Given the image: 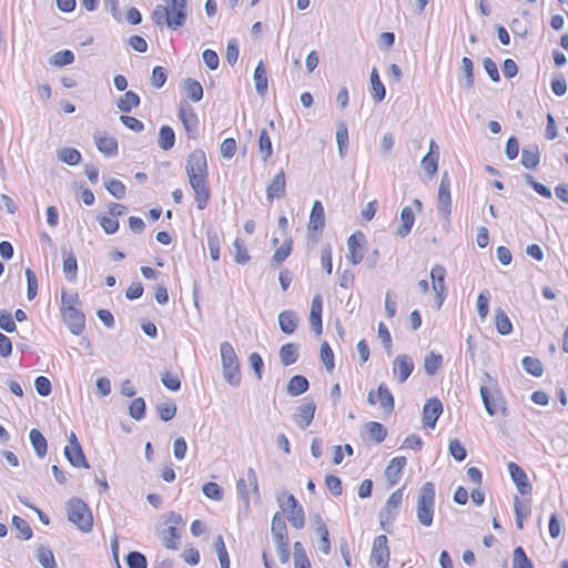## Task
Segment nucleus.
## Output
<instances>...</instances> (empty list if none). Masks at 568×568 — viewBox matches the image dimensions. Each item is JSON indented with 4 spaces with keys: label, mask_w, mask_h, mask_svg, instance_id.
Returning <instances> with one entry per match:
<instances>
[{
    "label": "nucleus",
    "mask_w": 568,
    "mask_h": 568,
    "mask_svg": "<svg viewBox=\"0 0 568 568\" xmlns=\"http://www.w3.org/2000/svg\"><path fill=\"white\" fill-rule=\"evenodd\" d=\"M406 457H395L390 460L389 465L385 469V477L389 481L390 486L397 484L400 477V473L406 465Z\"/></svg>",
    "instance_id": "a878e982"
},
{
    "label": "nucleus",
    "mask_w": 568,
    "mask_h": 568,
    "mask_svg": "<svg viewBox=\"0 0 568 568\" xmlns=\"http://www.w3.org/2000/svg\"><path fill=\"white\" fill-rule=\"evenodd\" d=\"M367 402L371 405L379 403L382 409L386 414H390L394 410V396L384 383L378 385L376 392L371 390L368 393Z\"/></svg>",
    "instance_id": "6e6552de"
},
{
    "label": "nucleus",
    "mask_w": 568,
    "mask_h": 568,
    "mask_svg": "<svg viewBox=\"0 0 568 568\" xmlns=\"http://www.w3.org/2000/svg\"><path fill=\"white\" fill-rule=\"evenodd\" d=\"M204 496L209 499L221 501L223 499V489L213 481L206 483L202 487Z\"/></svg>",
    "instance_id": "13d9d810"
},
{
    "label": "nucleus",
    "mask_w": 568,
    "mask_h": 568,
    "mask_svg": "<svg viewBox=\"0 0 568 568\" xmlns=\"http://www.w3.org/2000/svg\"><path fill=\"white\" fill-rule=\"evenodd\" d=\"M126 564L129 568H146V557L139 551H130L126 556Z\"/></svg>",
    "instance_id": "69168bd1"
},
{
    "label": "nucleus",
    "mask_w": 568,
    "mask_h": 568,
    "mask_svg": "<svg viewBox=\"0 0 568 568\" xmlns=\"http://www.w3.org/2000/svg\"><path fill=\"white\" fill-rule=\"evenodd\" d=\"M30 443L39 458H43L47 454L48 443L40 430L33 428L29 434Z\"/></svg>",
    "instance_id": "7c9ffc66"
},
{
    "label": "nucleus",
    "mask_w": 568,
    "mask_h": 568,
    "mask_svg": "<svg viewBox=\"0 0 568 568\" xmlns=\"http://www.w3.org/2000/svg\"><path fill=\"white\" fill-rule=\"evenodd\" d=\"M94 141L98 150L105 156H114L118 153V141L113 136L94 135Z\"/></svg>",
    "instance_id": "bb28decb"
},
{
    "label": "nucleus",
    "mask_w": 568,
    "mask_h": 568,
    "mask_svg": "<svg viewBox=\"0 0 568 568\" xmlns=\"http://www.w3.org/2000/svg\"><path fill=\"white\" fill-rule=\"evenodd\" d=\"M508 473L521 495L530 494L532 490L531 485L528 483L525 470L516 463L510 462L507 466Z\"/></svg>",
    "instance_id": "2eb2a0df"
},
{
    "label": "nucleus",
    "mask_w": 568,
    "mask_h": 568,
    "mask_svg": "<svg viewBox=\"0 0 568 568\" xmlns=\"http://www.w3.org/2000/svg\"><path fill=\"white\" fill-rule=\"evenodd\" d=\"M479 394L486 413L489 416L496 415L501 405L503 395L497 379L488 372H484L480 377Z\"/></svg>",
    "instance_id": "f03ea898"
},
{
    "label": "nucleus",
    "mask_w": 568,
    "mask_h": 568,
    "mask_svg": "<svg viewBox=\"0 0 568 568\" xmlns=\"http://www.w3.org/2000/svg\"><path fill=\"white\" fill-rule=\"evenodd\" d=\"M514 568H534L532 561L528 559L523 547L518 546L514 550Z\"/></svg>",
    "instance_id": "6e6d98bb"
},
{
    "label": "nucleus",
    "mask_w": 568,
    "mask_h": 568,
    "mask_svg": "<svg viewBox=\"0 0 568 568\" xmlns=\"http://www.w3.org/2000/svg\"><path fill=\"white\" fill-rule=\"evenodd\" d=\"M437 211L444 217L446 224H449L452 214V197L437 196Z\"/></svg>",
    "instance_id": "4d7b16f0"
},
{
    "label": "nucleus",
    "mask_w": 568,
    "mask_h": 568,
    "mask_svg": "<svg viewBox=\"0 0 568 568\" xmlns=\"http://www.w3.org/2000/svg\"><path fill=\"white\" fill-rule=\"evenodd\" d=\"M403 500V489L395 490L387 499L385 508L381 511L379 517L383 523V518L386 519L393 516V510H396Z\"/></svg>",
    "instance_id": "473e14b6"
},
{
    "label": "nucleus",
    "mask_w": 568,
    "mask_h": 568,
    "mask_svg": "<svg viewBox=\"0 0 568 568\" xmlns=\"http://www.w3.org/2000/svg\"><path fill=\"white\" fill-rule=\"evenodd\" d=\"M387 541L385 535H379L374 539L371 560L376 564L377 568H388L390 551Z\"/></svg>",
    "instance_id": "0eeeda50"
},
{
    "label": "nucleus",
    "mask_w": 568,
    "mask_h": 568,
    "mask_svg": "<svg viewBox=\"0 0 568 568\" xmlns=\"http://www.w3.org/2000/svg\"><path fill=\"white\" fill-rule=\"evenodd\" d=\"M224 379L233 387L241 383L240 364L234 347L229 342L220 345Z\"/></svg>",
    "instance_id": "39448f33"
},
{
    "label": "nucleus",
    "mask_w": 568,
    "mask_h": 568,
    "mask_svg": "<svg viewBox=\"0 0 568 568\" xmlns=\"http://www.w3.org/2000/svg\"><path fill=\"white\" fill-rule=\"evenodd\" d=\"M285 173L282 169L277 174H275L272 182L266 187L267 201L272 202L275 197H283L285 195Z\"/></svg>",
    "instance_id": "6ab92c4d"
},
{
    "label": "nucleus",
    "mask_w": 568,
    "mask_h": 568,
    "mask_svg": "<svg viewBox=\"0 0 568 568\" xmlns=\"http://www.w3.org/2000/svg\"><path fill=\"white\" fill-rule=\"evenodd\" d=\"M414 371L413 359L408 355H398L393 363V373L398 378V383L403 384L407 381Z\"/></svg>",
    "instance_id": "dca6fc26"
},
{
    "label": "nucleus",
    "mask_w": 568,
    "mask_h": 568,
    "mask_svg": "<svg viewBox=\"0 0 568 568\" xmlns=\"http://www.w3.org/2000/svg\"><path fill=\"white\" fill-rule=\"evenodd\" d=\"M325 223L324 207L321 201H314L310 214L307 229L313 232H322Z\"/></svg>",
    "instance_id": "aec40b11"
},
{
    "label": "nucleus",
    "mask_w": 568,
    "mask_h": 568,
    "mask_svg": "<svg viewBox=\"0 0 568 568\" xmlns=\"http://www.w3.org/2000/svg\"><path fill=\"white\" fill-rule=\"evenodd\" d=\"M58 159L69 165H75L81 160V154L77 149L63 148L58 152Z\"/></svg>",
    "instance_id": "8fccbe9b"
},
{
    "label": "nucleus",
    "mask_w": 568,
    "mask_h": 568,
    "mask_svg": "<svg viewBox=\"0 0 568 568\" xmlns=\"http://www.w3.org/2000/svg\"><path fill=\"white\" fill-rule=\"evenodd\" d=\"M158 535L168 549L175 550L180 545V532L175 526H168L166 528H158Z\"/></svg>",
    "instance_id": "5701e85b"
},
{
    "label": "nucleus",
    "mask_w": 568,
    "mask_h": 568,
    "mask_svg": "<svg viewBox=\"0 0 568 568\" xmlns=\"http://www.w3.org/2000/svg\"><path fill=\"white\" fill-rule=\"evenodd\" d=\"M165 4H158L152 13V19L158 27L166 26L178 29L185 24L187 18V0H164Z\"/></svg>",
    "instance_id": "f257e3e1"
},
{
    "label": "nucleus",
    "mask_w": 568,
    "mask_h": 568,
    "mask_svg": "<svg viewBox=\"0 0 568 568\" xmlns=\"http://www.w3.org/2000/svg\"><path fill=\"white\" fill-rule=\"evenodd\" d=\"M364 241L365 236L362 232H356L347 239V257L354 265L359 264L363 260V254L359 252V248L362 247Z\"/></svg>",
    "instance_id": "a211bd4d"
},
{
    "label": "nucleus",
    "mask_w": 568,
    "mask_h": 568,
    "mask_svg": "<svg viewBox=\"0 0 568 568\" xmlns=\"http://www.w3.org/2000/svg\"><path fill=\"white\" fill-rule=\"evenodd\" d=\"M443 363V356L440 354H436L434 352H430L425 358H424V369L429 376H434L438 368L440 367Z\"/></svg>",
    "instance_id": "49530a36"
},
{
    "label": "nucleus",
    "mask_w": 568,
    "mask_h": 568,
    "mask_svg": "<svg viewBox=\"0 0 568 568\" xmlns=\"http://www.w3.org/2000/svg\"><path fill=\"white\" fill-rule=\"evenodd\" d=\"M104 179V186L109 191V193L115 199H123L125 196V185L119 181L113 179Z\"/></svg>",
    "instance_id": "3c124183"
},
{
    "label": "nucleus",
    "mask_w": 568,
    "mask_h": 568,
    "mask_svg": "<svg viewBox=\"0 0 568 568\" xmlns=\"http://www.w3.org/2000/svg\"><path fill=\"white\" fill-rule=\"evenodd\" d=\"M187 180L195 195L196 207L199 210H204L211 197V192L207 186V178Z\"/></svg>",
    "instance_id": "f8f14e48"
},
{
    "label": "nucleus",
    "mask_w": 568,
    "mask_h": 568,
    "mask_svg": "<svg viewBox=\"0 0 568 568\" xmlns=\"http://www.w3.org/2000/svg\"><path fill=\"white\" fill-rule=\"evenodd\" d=\"M184 89L186 91V95L193 102H199L203 98V88L196 80L186 79L184 82Z\"/></svg>",
    "instance_id": "a18cd8bd"
},
{
    "label": "nucleus",
    "mask_w": 568,
    "mask_h": 568,
    "mask_svg": "<svg viewBox=\"0 0 568 568\" xmlns=\"http://www.w3.org/2000/svg\"><path fill=\"white\" fill-rule=\"evenodd\" d=\"M140 97L133 91H126L118 101L116 106L120 111L129 113L133 108L140 105Z\"/></svg>",
    "instance_id": "72a5a7b5"
},
{
    "label": "nucleus",
    "mask_w": 568,
    "mask_h": 568,
    "mask_svg": "<svg viewBox=\"0 0 568 568\" xmlns=\"http://www.w3.org/2000/svg\"><path fill=\"white\" fill-rule=\"evenodd\" d=\"M460 78H459V87L463 90L469 91L474 85V64L473 61L464 57L460 61Z\"/></svg>",
    "instance_id": "4be33fe9"
},
{
    "label": "nucleus",
    "mask_w": 568,
    "mask_h": 568,
    "mask_svg": "<svg viewBox=\"0 0 568 568\" xmlns=\"http://www.w3.org/2000/svg\"><path fill=\"white\" fill-rule=\"evenodd\" d=\"M292 251V240H285L282 245L275 251L272 257V262L277 266L281 265L291 254Z\"/></svg>",
    "instance_id": "5fc2aeb1"
},
{
    "label": "nucleus",
    "mask_w": 568,
    "mask_h": 568,
    "mask_svg": "<svg viewBox=\"0 0 568 568\" xmlns=\"http://www.w3.org/2000/svg\"><path fill=\"white\" fill-rule=\"evenodd\" d=\"M254 84L256 92L260 95H264L267 91V75H266V69L264 67L263 61H260L254 70L253 75Z\"/></svg>",
    "instance_id": "f704fd0d"
},
{
    "label": "nucleus",
    "mask_w": 568,
    "mask_h": 568,
    "mask_svg": "<svg viewBox=\"0 0 568 568\" xmlns=\"http://www.w3.org/2000/svg\"><path fill=\"white\" fill-rule=\"evenodd\" d=\"M129 414L135 420H141L144 417L145 402L142 397H138L131 403Z\"/></svg>",
    "instance_id": "052dcab7"
},
{
    "label": "nucleus",
    "mask_w": 568,
    "mask_h": 568,
    "mask_svg": "<svg viewBox=\"0 0 568 568\" xmlns=\"http://www.w3.org/2000/svg\"><path fill=\"white\" fill-rule=\"evenodd\" d=\"M258 150L264 162L272 155L273 146L270 135L265 129L261 130L258 136Z\"/></svg>",
    "instance_id": "c03bdc74"
},
{
    "label": "nucleus",
    "mask_w": 568,
    "mask_h": 568,
    "mask_svg": "<svg viewBox=\"0 0 568 568\" xmlns=\"http://www.w3.org/2000/svg\"><path fill=\"white\" fill-rule=\"evenodd\" d=\"M63 256V273L68 281L74 282L78 275V261L74 253L65 247L61 248Z\"/></svg>",
    "instance_id": "b1692460"
},
{
    "label": "nucleus",
    "mask_w": 568,
    "mask_h": 568,
    "mask_svg": "<svg viewBox=\"0 0 568 568\" xmlns=\"http://www.w3.org/2000/svg\"><path fill=\"white\" fill-rule=\"evenodd\" d=\"M420 165L428 179H432L438 169V153L429 150L422 159Z\"/></svg>",
    "instance_id": "58836bf2"
},
{
    "label": "nucleus",
    "mask_w": 568,
    "mask_h": 568,
    "mask_svg": "<svg viewBox=\"0 0 568 568\" xmlns=\"http://www.w3.org/2000/svg\"><path fill=\"white\" fill-rule=\"evenodd\" d=\"M272 535L275 542L288 541L284 517L276 513L272 519Z\"/></svg>",
    "instance_id": "c85d7f7f"
},
{
    "label": "nucleus",
    "mask_w": 568,
    "mask_h": 568,
    "mask_svg": "<svg viewBox=\"0 0 568 568\" xmlns=\"http://www.w3.org/2000/svg\"><path fill=\"white\" fill-rule=\"evenodd\" d=\"M214 546H215V550H216V554L219 557L221 568H230V557H229L223 537L221 535H219L215 538Z\"/></svg>",
    "instance_id": "864d4df0"
},
{
    "label": "nucleus",
    "mask_w": 568,
    "mask_h": 568,
    "mask_svg": "<svg viewBox=\"0 0 568 568\" xmlns=\"http://www.w3.org/2000/svg\"><path fill=\"white\" fill-rule=\"evenodd\" d=\"M159 146L163 151H169L174 146L175 134L171 126L162 125L159 131Z\"/></svg>",
    "instance_id": "4c0bfd02"
},
{
    "label": "nucleus",
    "mask_w": 568,
    "mask_h": 568,
    "mask_svg": "<svg viewBox=\"0 0 568 568\" xmlns=\"http://www.w3.org/2000/svg\"><path fill=\"white\" fill-rule=\"evenodd\" d=\"M415 222V216L409 206L403 207L400 212V226L397 229V235L399 237H406Z\"/></svg>",
    "instance_id": "c756f323"
},
{
    "label": "nucleus",
    "mask_w": 568,
    "mask_h": 568,
    "mask_svg": "<svg viewBox=\"0 0 568 568\" xmlns=\"http://www.w3.org/2000/svg\"><path fill=\"white\" fill-rule=\"evenodd\" d=\"M63 322L73 335H80L85 327L84 314L77 307L61 311Z\"/></svg>",
    "instance_id": "9d476101"
},
{
    "label": "nucleus",
    "mask_w": 568,
    "mask_h": 568,
    "mask_svg": "<svg viewBox=\"0 0 568 568\" xmlns=\"http://www.w3.org/2000/svg\"><path fill=\"white\" fill-rule=\"evenodd\" d=\"M369 82H371V90H372V95H373L374 101L382 102L385 99L386 91H385V87H384L383 82L381 81V78H379V74H378V71L376 68H373L372 72H371Z\"/></svg>",
    "instance_id": "2f4dec72"
},
{
    "label": "nucleus",
    "mask_w": 568,
    "mask_h": 568,
    "mask_svg": "<svg viewBox=\"0 0 568 568\" xmlns=\"http://www.w3.org/2000/svg\"><path fill=\"white\" fill-rule=\"evenodd\" d=\"M179 118L183 123L189 139H195L197 134L199 119L190 104H181Z\"/></svg>",
    "instance_id": "9b49d317"
},
{
    "label": "nucleus",
    "mask_w": 568,
    "mask_h": 568,
    "mask_svg": "<svg viewBox=\"0 0 568 568\" xmlns=\"http://www.w3.org/2000/svg\"><path fill=\"white\" fill-rule=\"evenodd\" d=\"M322 310H323V298L320 294H316L312 300L311 312H310V324L316 335L322 334V331H323Z\"/></svg>",
    "instance_id": "f3484780"
},
{
    "label": "nucleus",
    "mask_w": 568,
    "mask_h": 568,
    "mask_svg": "<svg viewBox=\"0 0 568 568\" xmlns=\"http://www.w3.org/2000/svg\"><path fill=\"white\" fill-rule=\"evenodd\" d=\"M27 277V297L29 301H32L37 296L38 292V280L33 271L30 268L26 270Z\"/></svg>",
    "instance_id": "338daca9"
},
{
    "label": "nucleus",
    "mask_w": 568,
    "mask_h": 568,
    "mask_svg": "<svg viewBox=\"0 0 568 568\" xmlns=\"http://www.w3.org/2000/svg\"><path fill=\"white\" fill-rule=\"evenodd\" d=\"M281 363L284 366L294 364L298 358V345L294 343H286L280 349Z\"/></svg>",
    "instance_id": "c9c22d12"
},
{
    "label": "nucleus",
    "mask_w": 568,
    "mask_h": 568,
    "mask_svg": "<svg viewBox=\"0 0 568 568\" xmlns=\"http://www.w3.org/2000/svg\"><path fill=\"white\" fill-rule=\"evenodd\" d=\"M68 519L82 532L93 528V517L89 506L80 498L72 497L67 503Z\"/></svg>",
    "instance_id": "20e7f679"
},
{
    "label": "nucleus",
    "mask_w": 568,
    "mask_h": 568,
    "mask_svg": "<svg viewBox=\"0 0 568 568\" xmlns=\"http://www.w3.org/2000/svg\"><path fill=\"white\" fill-rule=\"evenodd\" d=\"M74 61V54L71 50H61L54 53L51 58V63L57 67H64Z\"/></svg>",
    "instance_id": "bf43d9fd"
},
{
    "label": "nucleus",
    "mask_w": 568,
    "mask_h": 568,
    "mask_svg": "<svg viewBox=\"0 0 568 568\" xmlns=\"http://www.w3.org/2000/svg\"><path fill=\"white\" fill-rule=\"evenodd\" d=\"M495 325H496L497 332L500 335H508L513 331V324H511L508 315L501 308H498L496 311Z\"/></svg>",
    "instance_id": "79ce46f5"
},
{
    "label": "nucleus",
    "mask_w": 568,
    "mask_h": 568,
    "mask_svg": "<svg viewBox=\"0 0 568 568\" xmlns=\"http://www.w3.org/2000/svg\"><path fill=\"white\" fill-rule=\"evenodd\" d=\"M64 456L73 467H90L80 444L67 445L64 447Z\"/></svg>",
    "instance_id": "412c9836"
},
{
    "label": "nucleus",
    "mask_w": 568,
    "mask_h": 568,
    "mask_svg": "<svg viewBox=\"0 0 568 568\" xmlns=\"http://www.w3.org/2000/svg\"><path fill=\"white\" fill-rule=\"evenodd\" d=\"M185 171L187 179L207 178V162L203 150L196 149L187 155Z\"/></svg>",
    "instance_id": "423d86ee"
},
{
    "label": "nucleus",
    "mask_w": 568,
    "mask_h": 568,
    "mask_svg": "<svg viewBox=\"0 0 568 568\" xmlns=\"http://www.w3.org/2000/svg\"><path fill=\"white\" fill-rule=\"evenodd\" d=\"M294 568H310L311 562L306 556L305 549L300 541L294 542Z\"/></svg>",
    "instance_id": "09e8293b"
},
{
    "label": "nucleus",
    "mask_w": 568,
    "mask_h": 568,
    "mask_svg": "<svg viewBox=\"0 0 568 568\" xmlns=\"http://www.w3.org/2000/svg\"><path fill=\"white\" fill-rule=\"evenodd\" d=\"M234 261L239 264H245L250 261V255L245 247L244 241L236 237L233 242Z\"/></svg>",
    "instance_id": "603ef678"
},
{
    "label": "nucleus",
    "mask_w": 568,
    "mask_h": 568,
    "mask_svg": "<svg viewBox=\"0 0 568 568\" xmlns=\"http://www.w3.org/2000/svg\"><path fill=\"white\" fill-rule=\"evenodd\" d=\"M37 558L43 568H58L52 550L44 546L37 548Z\"/></svg>",
    "instance_id": "37998d69"
},
{
    "label": "nucleus",
    "mask_w": 568,
    "mask_h": 568,
    "mask_svg": "<svg viewBox=\"0 0 568 568\" xmlns=\"http://www.w3.org/2000/svg\"><path fill=\"white\" fill-rule=\"evenodd\" d=\"M287 513H288L287 519L290 520V523L292 524L293 527H295L296 529H301L304 527L305 516H304V510H303L302 506H297Z\"/></svg>",
    "instance_id": "680f3d73"
},
{
    "label": "nucleus",
    "mask_w": 568,
    "mask_h": 568,
    "mask_svg": "<svg viewBox=\"0 0 568 568\" xmlns=\"http://www.w3.org/2000/svg\"><path fill=\"white\" fill-rule=\"evenodd\" d=\"M310 387L308 379L303 375H294L287 383L286 392L290 396H300Z\"/></svg>",
    "instance_id": "cd10ccee"
},
{
    "label": "nucleus",
    "mask_w": 568,
    "mask_h": 568,
    "mask_svg": "<svg viewBox=\"0 0 568 568\" xmlns=\"http://www.w3.org/2000/svg\"><path fill=\"white\" fill-rule=\"evenodd\" d=\"M316 405L313 399L305 398L304 403L296 407L295 413L292 415V420L301 428H307L314 419Z\"/></svg>",
    "instance_id": "1a4fd4ad"
},
{
    "label": "nucleus",
    "mask_w": 568,
    "mask_h": 568,
    "mask_svg": "<svg viewBox=\"0 0 568 568\" xmlns=\"http://www.w3.org/2000/svg\"><path fill=\"white\" fill-rule=\"evenodd\" d=\"M445 277L446 270L443 265L436 264L430 270L432 286L436 295L438 307L442 306L445 298Z\"/></svg>",
    "instance_id": "ddd939ff"
},
{
    "label": "nucleus",
    "mask_w": 568,
    "mask_h": 568,
    "mask_svg": "<svg viewBox=\"0 0 568 568\" xmlns=\"http://www.w3.org/2000/svg\"><path fill=\"white\" fill-rule=\"evenodd\" d=\"M449 454L457 462H463L467 457L465 447L458 439H452L448 446Z\"/></svg>",
    "instance_id": "774afa93"
},
{
    "label": "nucleus",
    "mask_w": 568,
    "mask_h": 568,
    "mask_svg": "<svg viewBox=\"0 0 568 568\" xmlns=\"http://www.w3.org/2000/svg\"><path fill=\"white\" fill-rule=\"evenodd\" d=\"M12 526L19 532L18 538L29 540L32 538V529L30 525L21 517L14 515L12 517Z\"/></svg>",
    "instance_id": "de8ad7c7"
},
{
    "label": "nucleus",
    "mask_w": 568,
    "mask_h": 568,
    "mask_svg": "<svg viewBox=\"0 0 568 568\" xmlns=\"http://www.w3.org/2000/svg\"><path fill=\"white\" fill-rule=\"evenodd\" d=\"M158 414L163 422H169L176 414V405L173 402L161 403L158 406Z\"/></svg>",
    "instance_id": "e2e57ef3"
},
{
    "label": "nucleus",
    "mask_w": 568,
    "mask_h": 568,
    "mask_svg": "<svg viewBox=\"0 0 568 568\" xmlns=\"http://www.w3.org/2000/svg\"><path fill=\"white\" fill-rule=\"evenodd\" d=\"M443 413V404L438 398L428 399L423 408V423L425 427L435 428L436 422Z\"/></svg>",
    "instance_id": "4468645a"
},
{
    "label": "nucleus",
    "mask_w": 568,
    "mask_h": 568,
    "mask_svg": "<svg viewBox=\"0 0 568 568\" xmlns=\"http://www.w3.org/2000/svg\"><path fill=\"white\" fill-rule=\"evenodd\" d=\"M321 359L328 372L334 369V353L327 342L321 345Z\"/></svg>",
    "instance_id": "0e129e2a"
},
{
    "label": "nucleus",
    "mask_w": 568,
    "mask_h": 568,
    "mask_svg": "<svg viewBox=\"0 0 568 568\" xmlns=\"http://www.w3.org/2000/svg\"><path fill=\"white\" fill-rule=\"evenodd\" d=\"M300 318L296 312L286 310L278 314L280 328L284 334L291 335L298 327Z\"/></svg>",
    "instance_id": "393cba45"
},
{
    "label": "nucleus",
    "mask_w": 568,
    "mask_h": 568,
    "mask_svg": "<svg viewBox=\"0 0 568 568\" xmlns=\"http://www.w3.org/2000/svg\"><path fill=\"white\" fill-rule=\"evenodd\" d=\"M521 366L527 374H530L535 377H541L544 374L542 364L536 357L525 356L521 359Z\"/></svg>",
    "instance_id": "a19ab883"
},
{
    "label": "nucleus",
    "mask_w": 568,
    "mask_h": 568,
    "mask_svg": "<svg viewBox=\"0 0 568 568\" xmlns=\"http://www.w3.org/2000/svg\"><path fill=\"white\" fill-rule=\"evenodd\" d=\"M520 162L526 169H536L539 164V149L532 145L529 149H524L520 155Z\"/></svg>",
    "instance_id": "e433bc0d"
},
{
    "label": "nucleus",
    "mask_w": 568,
    "mask_h": 568,
    "mask_svg": "<svg viewBox=\"0 0 568 568\" xmlns=\"http://www.w3.org/2000/svg\"><path fill=\"white\" fill-rule=\"evenodd\" d=\"M416 516L418 521L429 527L433 524L435 508V486L433 483H425L417 494Z\"/></svg>",
    "instance_id": "7ed1b4c3"
},
{
    "label": "nucleus",
    "mask_w": 568,
    "mask_h": 568,
    "mask_svg": "<svg viewBox=\"0 0 568 568\" xmlns=\"http://www.w3.org/2000/svg\"><path fill=\"white\" fill-rule=\"evenodd\" d=\"M366 433L371 440L382 443L387 436L386 428L378 422H368L365 424Z\"/></svg>",
    "instance_id": "ea45409f"
}]
</instances>
